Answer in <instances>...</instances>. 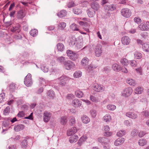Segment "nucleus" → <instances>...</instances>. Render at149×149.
<instances>
[{
  "label": "nucleus",
  "mask_w": 149,
  "mask_h": 149,
  "mask_svg": "<svg viewBox=\"0 0 149 149\" xmlns=\"http://www.w3.org/2000/svg\"><path fill=\"white\" fill-rule=\"evenodd\" d=\"M138 143L139 146H143L146 144L147 141L145 139H141L139 140Z\"/></svg>",
  "instance_id": "obj_37"
},
{
  "label": "nucleus",
  "mask_w": 149,
  "mask_h": 149,
  "mask_svg": "<svg viewBox=\"0 0 149 149\" xmlns=\"http://www.w3.org/2000/svg\"><path fill=\"white\" fill-rule=\"evenodd\" d=\"M25 16V14L22 10L18 11L16 17L18 19H22Z\"/></svg>",
  "instance_id": "obj_21"
},
{
  "label": "nucleus",
  "mask_w": 149,
  "mask_h": 149,
  "mask_svg": "<svg viewBox=\"0 0 149 149\" xmlns=\"http://www.w3.org/2000/svg\"><path fill=\"white\" fill-rule=\"evenodd\" d=\"M143 50L146 52H149V43H145L142 47Z\"/></svg>",
  "instance_id": "obj_42"
},
{
  "label": "nucleus",
  "mask_w": 149,
  "mask_h": 149,
  "mask_svg": "<svg viewBox=\"0 0 149 149\" xmlns=\"http://www.w3.org/2000/svg\"><path fill=\"white\" fill-rule=\"evenodd\" d=\"M126 82L128 84L132 86H134L136 84L135 81L134 79L131 78L127 79Z\"/></svg>",
  "instance_id": "obj_32"
},
{
  "label": "nucleus",
  "mask_w": 149,
  "mask_h": 149,
  "mask_svg": "<svg viewBox=\"0 0 149 149\" xmlns=\"http://www.w3.org/2000/svg\"><path fill=\"white\" fill-rule=\"evenodd\" d=\"M66 14V11L65 10H62L58 13L57 14V15L59 17H62L65 16Z\"/></svg>",
  "instance_id": "obj_34"
},
{
  "label": "nucleus",
  "mask_w": 149,
  "mask_h": 149,
  "mask_svg": "<svg viewBox=\"0 0 149 149\" xmlns=\"http://www.w3.org/2000/svg\"><path fill=\"white\" fill-rule=\"evenodd\" d=\"M10 112V107L9 106L7 107L4 110L3 113L5 115H6Z\"/></svg>",
  "instance_id": "obj_60"
},
{
  "label": "nucleus",
  "mask_w": 149,
  "mask_h": 149,
  "mask_svg": "<svg viewBox=\"0 0 149 149\" xmlns=\"http://www.w3.org/2000/svg\"><path fill=\"white\" fill-rule=\"evenodd\" d=\"M75 95L78 97H81L84 95L83 92L80 91H77L75 92Z\"/></svg>",
  "instance_id": "obj_45"
},
{
  "label": "nucleus",
  "mask_w": 149,
  "mask_h": 149,
  "mask_svg": "<svg viewBox=\"0 0 149 149\" xmlns=\"http://www.w3.org/2000/svg\"><path fill=\"white\" fill-rule=\"evenodd\" d=\"M139 28L141 30L148 31L149 30V21L147 22L146 24H141L139 25Z\"/></svg>",
  "instance_id": "obj_11"
},
{
  "label": "nucleus",
  "mask_w": 149,
  "mask_h": 149,
  "mask_svg": "<svg viewBox=\"0 0 149 149\" xmlns=\"http://www.w3.org/2000/svg\"><path fill=\"white\" fill-rule=\"evenodd\" d=\"M132 92L133 90L131 87L126 88L122 92V95L123 97H127L131 95Z\"/></svg>",
  "instance_id": "obj_4"
},
{
  "label": "nucleus",
  "mask_w": 149,
  "mask_h": 149,
  "mask_svg": "<svg viewBox=\"0 0 149 149\" xmlns=\"http://www.w3.org/2000/svg\"><path fill=\"white\" fill-rule=\"evenodd\" d=\"M90 99L91 100L94 102L96 103L98 102V98L92 95L90 96Z\"/></svg>",
  "instance_id": "obj_52"
},
{
  "label": "nucleus",
  "mask_w": 149,
  "mask_h": 149,
  "mask_svg": "<svg viewBox=\"0 0 149 149\" xmlns=\"http://www.w3.org/2000/svg\"><path fill=\"white\" fill-rule=\"evenodd\" d=\"M81 102L78 99H74L72 100V105L75 108H77L80 107L81 105Z\"/></svg>",
  "instance_id": "obj_10"
},
{
  "label": "nucleus",
  "mask_w": 149,
  "mask_h": 149,
  "mask_svg": "<svg viewBox=\"0 0 149 149\" xmlns=\"http://www.w3.org/2000/svg\"><path fill=\"white\" fill-rule=\"evenodd\" d=\"M47 96L49 98L53 99L55 96V94L52 90H49L47 93Z\"/></svg>",
  "instance_id": "obj_28"
},
{
  "label": "nucleus",
  "mask_w": 149,
  "mask_h": 149,
  "mask_svg": "<svg viewBox=\"0 0 149 149\" xmlns=\"http://www.w3.org/2000/svg\"><path fill=\"white\" fill-rule=\"evenodd\" d=\"M67 118L66 116H62L61 118L60 123L62 125L65 124L67 122Z\"/></svg>",
  "instance_id": "obj_44"
},
{
  "label": "nucleus",
  "mask_w": 149,
  "mask_h": 149,
  "mask_svg": "<svg viewBox=\"0 0 149 149\" xmlns=\"http://www.w3.org/2000/svg\"><path fill=\"white\" fill-rule=\"evenodd\" d=\"M57 49L60 52L63 51L65 49V47L62 43H59L56 45Z\"/></svg>",
  "instance_id": "obj_29"
},
{
  "label": "nucleus",
  "mask_w": 149,
  "mask_h": 149,
  "mask_svg": "<svg viewBox=\"0 0 149 149\" xmlns=\"http://www.w3.org/2000/svg\"><path fill=\"white\" fill-rule=\"evenodd\" d=\"M82 75L81 72L80 71L75 72L73 74L74 77L75 78H78L81 77Z\"/></svg>",
  "instance_id": "obj_53"
},
{
  "label": "nucleus",
  "mask_w": 149,
  "mask_h": 149,
  "mask_svg": "<svg viewBox=\"0 0 149 149\" xmlns=\"http://www.w3.org/2000/svg\"><path fill=\"white\" fill-rule=\"evenodd\" d=\"M39 81L40 82V85H44L45 86H46V82L45 79L44 78L42 77L40 78L39 79Z\"/></svg>",
  "instance_id": "obj_56"
},
{
  "label": "nucleus",
  "mask_w": 149,
  "mask_h": 149,
  "mask_svg": "<svg viewBox=\"0 0 149 149\" xmlns=\"http://www.w3.org/2000/svg\"><path fill=\"white\" fill-rule=\"evenodd\" d=\"M138 134V132L137 130L134 129L133 130L131 133V135L133 137L137 136Z\"/></svg>",
  "instance_id": "obj_50"
},
{
  "label": "nucleus",
  "mask_w": 149,
  "mask_h": 149,
  "mask_svg": "<svg viewBox=\"0 0 149 149\" xmlns=\"http://www.w3.org/2000/svg\"><path fill=\"white\" fill-rule=\"evenodd\" d=\"M58 26L61 29L63 30L65 27L66 24L64 22H61L59 24Z\"/></svg>",
  "instance_id": "obj_58"
},
{
  "label": "nucleus",
  "mask_w": 149,
  "mask_h": 149,
  "mask_svg": "<svg viewBox=\"0 0 149 149\" xmlns=\"http://www.w3.org/2000/svg\"><path fill=\"white\" fill-rule=\"evenodd\" d=\"M112 68L114 70L117 72H119L121 70L120 66L116 63L113 64Z\"/></svg>",
  "instance_id": "obj_30"
},
{
  "label": "nucleus",
  "mask_w": 149,
  "mask_h": 149,
  "mask_svg": "<svg viewBox=\"0 0 149 149\" xmlns=\"http://www.w3.org/2000/svg\"><path fill=\"white\" fill-rule=\"evenodd\" d=\"M31 36L33 37L36 36L38 33V31L37 29H32L29 32Z\"/></svg>",
  "instance_id": "obj_39"
},
{
  "label": "nucleus",
  "mask_w": 149,
  "mask_h": 149,
  "mask_svg": "<svg viewBox=\"0 0 149 149\" xmlns=\"http://www.w3.org/2000/svg\"><path fill=\"white\" fill-rule=\"evenodd\" d=\"M65 60V58L63 56L60 57L57 59V61L58 62L62 63L64 64L65 62L66 61Z\"/></svg>",
  "instance_id": "obj_46"
},
{
  "label": "nucleus",
  "mask_w": 149,
  "mask_h": 149,
  "mask_svg": "<svg viewBox=\"0 0 149 149\" xmlns=\"http://www.w3.org/2000/svg\"><path fill=\"white\" fill-rule=\"evenodd\" d=\"M28 141L27 140L24 139L21 142L20 145L21 147L23 148H25L27 147Z\"/></svg>",
  "instance_id": "obj_36"
},
{
  "label": "nucleus",
  "mask_w": 149,
  "mask_h": 149,
  "mask_svg": "<svg viewBox=\"0 0 149 149\" xmlns=\"http://www.w3.org/2000/svg\"><path fill=\"white\" fill-rule=\"evenodd\" d=\"M67 54L69 58L73 61H75L78 57V54L68 49L67 51Z\"/></svg>",
  "instance_id": "obj_1"
},
{
  "label": "nucleus",
  "mask_w": 149,
  "mask_h": 149,
  "mask_svg": "<svg viewBox=\"0 0 149 149\" xmlns=\"http://www.w3.org/2000/svg\"><path fill=\"white\" fill-rule=\"evenodd\" d=\"M89 60L86 57H84L82 58L81 62V64L84 67L87 66L88 64Z\"/></svg>",
  "instance_id": "obj_23"
},
{
  "label": "nucleus",
  "mask_w": 149,
  "mask_h": 149,
  "mask_svg": "<svg viewBox=\"0 0 149 149\" xmlns=\"http://www.w3.org/2000/svg\"><path fill=\"white\" fill-rule=\"evenodd\" d=\"M77 128L74 127L68 130L67 132V134L68 136H71L72 134H75L77 132Z\"/></svg>",
  "instance_id": "obj_13"
},
{
  "label": "nucleus",
  "mask_w": 149,
  "mask_h": 149,
  "mask_svg": "<svg viewBox=\"0 0 149 149\" xmlns=\"http://www.w3.org/2000/svg\"><path fill=\"white\" fill-rule=\"evenodd\" d=\"M73 11L75 14L77 15H79L82 12L81 10L76 8H74L73 10Z\"/></svg>",
  "instance_id": "obj_57"
},
{
  "label": "nucleus",
  "mask_w": 149,
  "mask_h": 149,
  "mask_svg": "<svg viewBox=\"0 0 149 149\" xmlns=\"http://www.w3.org/2000/svg\"><path fill=\"white\" fill-rule=\"evenodd\" d=\"M103 71L105 73H108L110 71L109 67L108 66L105 67L103 69Z\"/></svg>",
  "instance_id": "obj_64"
},
{
  "label": "nucleus",
  "mask_w": 149,
  "mask_h": 149,
  "mask_svg": "<svg viewBox=\"0 0 149 149\" xmlns=\"http://www.w3.org/2000/svg\"><path fill=\"white\" fill-rule=\"evenodd\" d=\"M103 119L106 122H109L111 120V116L109 114H107L103 117Z\"/></svg>",
  "instance_id": "obj_40"
},
{
  "label": "nucleus",
  "mask_w": 149,
  "mask_h": 149,
  "mask_svg": "<svg viewBox=\"0 0 149 149\" xmlns=\"http://www.w3.org/2000/svg\"><path fill=\"white\" fill-rule=\"evenodd\" d=\"M84 68H85L87 72L88 73H89L91 71H92L94 68V67L91 65H88L87 66L84 67Z\"/></svg>",
  "instance_id": "obj_41"
},
{
  "label": "nucleus",
  "mask_w": 149,
  "mask_h": 149,
  "mask_svg": "<svg viewBox=\"0 0 149 149\" xmlns=\"http://www.w3.org/2000/svg\"><path fill=\"white\" fill-rule=\"evenodd\" d=\"M65 69L68 70L74 69L75 67L74 63L70 61H65L64 63Z\"/></svg>",
  "instance_id": "obj_7"
},
{
  "label": "nucleus",
  "mask_w": 149,
  "mask_h": 149,
  "mask_svg": "<svg viewBox=\"0 0 149 149\" xmlns=\"http://www.w3.org/2000/svg\"><path fill=\"white\" fill-rule=\"evenodd\" d=\"M21 26L19 24L13 27L10 29V31L13 32H17L19 33L21 31Z\"/></svg>",
  "instance_id": "obj_12"
},
{
  "label": "nucleus",
  "mask_w": 149,
  "mask_h": 149,
  "mask_svg": "<svg viewBox=\"0 0 149 149\" xmlns=\"http://www.w3.org/2000/svg\"><path fill=\"white\" fill-rule=\"evenodd\" d=\"M125 139L123 138H119L117 139L114 142V144L116 146H118L124 143Z\"/></svg>",
  "instance_id": "obj_20"
},
{
  "label": "nucleus",
  "mask_w": 149,
  "mask_h": 149,
  "mask_svg": "<svg viewBox=\"0 0 149 149\" xmlns=\"http://www.w3.org/2000/svg\"><path fill=\"white\" fill-rule=\"evenodd\" d=\"M76 123V120L74 117H72L71 118L70 120V124L71 125H74Z\"/></svg>",
  "instance_id": "obj_54"
},
{
  "label": "nucleus",
  "mask_w": 149,
  "mask_h": 149,
  "mask_svg": "<svg viewBox=\"0 0 149 149\" xmlns=\"http://www.w3.org/2000/svg\"><path fill=\"white\" fill-rule=\"evenodd\" d=\"M134 20L135 22L138 24L140 23L141 22V19L139 17H135Z\"/></svg>",
  "instance_id": "obj_62"
},
{
  "label": "nucleus",
  "mask_w": 149,
  "mask_h": 149,
  "mask_svg": "<svg viewBox=\"0 0 149 149\" xmlns=\"http://www.w3.org/2000/svg\"><path fill=\"white\" fill-rule=\"evenodd\" d=\"M8 88L10 92H14L16 88L15 84L13 83H11L9 86Z\"/></svg>",
  "instance_id": "obj_35"
},
{
  "label": "nucleus",
  "mask_w": 149,
  "mask_h": 149,
  "mask_svg": "<svg viewBox=\"0 0 149 149\" xmlns=\"http://www.w3.org/2000/svg\"><path fill=\"white\" fill-rule=\"evenodd\" d=\"M98 141L101 143L102 145H107L109 141L108 139L105 137H99L97 139Z\"/></svg>",
  "instance_id": "obj_15"
},
{
  "label": "nucleus",
  "mask_w": 149,
  "mask_h": 149,
  "mask_svg": "<svg viewBox=\"0 0 149 149\" xmlns=\"http://www.w3.org/2000/svg\"><path fill=\"white\" fill-rule=\"evenodd\" d=\"M79 138L78 136L77 135H74L71 136L69 139V142L71 143H75L77 141Z\"/></svg>",
  "instance_id": "obj_19"
},
{
  "label": "nucleus",
  "mask_w": 149,
  "mask_h": 149,
  "mask_svg": "<svg viewBox=\"0 0 149 149\" xmlns=\"http://www.w3.org/2000/svg\"><path fill=\"white\" fill-rule=\"evenodd\" d=\"M87 12L88 15L89 17H92L95 14V12L90 9L87 10Z\"/></svg>",
  "instance_id": "obj_33"
},
{
  "label": "nucleus",
  "mask_w": 149,
  "mask_h": 149,
  "mask_svg": "<svg viewBox=\"0 0 149 149\" xmlns=\"http://www.w3.org/2000/svg\"><path fill=\"white\" fill-rule=\"evenodd\" d=\"M143 91V87L138 86L134 90V92L135 94H140L142 93Z\"/></svg>",
  "instance_id": "obj_25"
},
{
  "label": "nucleus",
  "mask_w": 149,
  "mask_h": 149,
  "mask_svg": "<svg viewBox=\"0 0 149 149\" xmlns=\"http://www.w3.org/2000/svg\"><path fill=\"white\" fill-rule=\"evenodd\" d=\"M87 139V137L85 136H82L79 139L77 143V144L79 146H81L84 141Z\"/></svg>",
  "instance_id": "obj_31"
},
{
  "label": "nucleus",
  "mask_w": 149,
  "mask_h": 149,
  "mask_svg": "<svg viewBox=\"0 0 149 149\" xmlns=\"http://www.w3.org/2000/svg\"><path fill=\"white\" fill-rule=\"evenodd\" d=\"M116 106L113 104H109L107 106V109L113 111L116 109Z\"/></svg>",
  "instance_id": "obj_48"
},
{
  "label": "nucleus",
  "mask_w": 149,
  "mask_h": 149,
  "mask_svg": "<svg viewBox=\"0 0 149 149\" xmlns=\"http://www.w3.org/2000/svg\"><path fill=\"white\" fill-rule=\"evenodd\" d=\"M120 62L124 66H127L129 64L128 60L125 58H123L121 59Z\"/></svg>",
  "instance_id": "obj_38"
},
{
  "label": "nucleus",
  "mask_w": 149,
  "mask_h": 149,
  "mask_svg": "<svg viewBox=\"0 0 149 149\" xmlns=\"http://www.w3.org/2000/svg\"><path fill=\"white\" fill-rule=\"evenodd\" d=\"M91 8L94 10V11L98 10L100 7L99 4L96 2H92L91 4Z\"/></svg>",
  "instance_id": "obj_17"
},
{
  "label": "nucleus",
  "mask_w": 149,
  "mask_h": 149,
  "mask_svg": "<svg viewBox=\"0 0 149 149\" xmlns=\"http://www.w3.org/2000/svg\"><path fill=\"white\" fill-rule=\"evenodd\" d=\"M24 84L28 87L31 86L32 84L31 75L30 73H28L25 77L24 81Z\"/></svg>",
  "instance_id": "obj_5"
},
{
  "label": "nucleus",
  "mask_w": 149,
  "mask_h": 149,
  "mask_svg": "<svg viewBox=\"0 0 149 149\" xmlns=\"http://www.w3.org/2000/svg\"><path fill=\"white\" fill-rule=\"evenodd\" d=\"M142 115L146 118H149V112L147 111H144L141 113Z\"/></svg>",
  "instance_id": "obj_59"
},
{
  "label": "nucleus",
  "mask_w": 149,
  "mask_h": 149,
  "mask_svg": "<svg viewBox=\"0 0 149 149\" xmlns=\"http://www.w3.org/2000/svg\"><path fill=\"white\" fill-rule=\"evenodd\" d=\"M136 72L140 75L143 74V70L141 67H139L135 69Z\"/></svg>",
  "instance_id": "obj_51"
},
{
  "label": "nucleus",
  "mask_w": 149,
  "mask_h": 149,
  "mask_svg": "<svg viewBox=\"0 0 149 149\" xmlns=\"http://www.w3.org/2000/svg\"><path fill=\"white\" fill-rule=\"evenodd\" d=\"M125 134V130H120L117 133V135L119 137H121L124 136Z\"/></svg>",
  "instance_id": "obj_49"
},
{
  "label": "nucleus",
  "mask_w": 149,
  "mask_h": 149,
  "mask_svg": "<svg viewBox=\"0 0 149 149\" xmlns=\"http://www.w3.org/2000/svg\"><path fill=\"white\" fill-rule=\"evenodd\" d=\"M126 115L127 116L133 119H135L137 117V114L134 112H127L126 113Z\"/></svg>",
  "instance_id": "obj_16"
},
{
  "label": "nucleus",
  "mask_w": 149,
  "mask_h": 149,
  "mask_svg": "<svg viewBox=\"0 0 149 149\" xmlns=\"http://www.w3.org/2000/svg\"><path fill=\"white\" fill-rule=\"evenodd\" d=\"M102 46L100 44H97L95 49V55L96 56L100 57L102 53Z\"/></svg>",
  "instance_id": "obj_8"
},
{
  "label": "nucleus",
  "mask_w": 149,
  "mask_h": 149,
  "mask_svg": "<svg viewBox=\"0 0 149 149\" xmlns=\"http://www.w3.org/2000/svg\"><path fill=\"white\" fill-rule=\"evenodd\" d=\"M24 126L22 124H19L15 126L14 130L15 131L18 132L24 128Z\"/></svg>",
  "instance_id": "obj_27"
},
{
  "label": "nucleus",
  "mask_w": 149,
  "mask_h": 149,
  "mask_svg": "<svg viewBox=\"0 0 149 149\" xmlns=\"http://www.w3.org/2000/svg\"><path fill=\"white\" fill-rule=\"evenodd\" d=\"M5 94L2 93L0 94V103H2L3 101V100L5 98Z\"/></svg>",
  "instance_id": "obj_61"
},
{
  "label": "nucleus",
  "mask_w": 149,
  "mask_h": 149,
  "mask_svg": "<svg viewBox=\"0 0 149 149\" xmlns=\"http://www.w3.org/2000/svg\"><path fill=\"white\" fill-rule=\"evenodd\" d=\"M81 120L83 123L87 124L90 121L89 117L86 115H83L81 117Z\"/></svg>",
  "instance_id": "obj_24"
},
{
  "label": "nucleus",
  "mask_w": 149,
  "mask_h": 149,
  "mask_svg": "<svg viewBox=\"0 0 149 149\" xmlns=\"http://www.w3.org/2000/svg\"><path fill=\"white\" fill-rule=\"evenodd\" d=\"M104 8L106 10L113 11L116 9V6L115 4L106 5L105 6Z\"/></svg>",
  "instance_id": "obj_18"
},
{
  "label": "nucleus",
  "mask_w": 149,
  "mask_h": 149,
  "mask_svg": "<svg viewBox=\"0 0 149 149\" xmlns=\"http://www.w3.org/2000/svg\"><path fill=\"white\" fill-rule=\"evenodd\" d=\"M79 26L74 23L72 24L70 26V29L74 31H79Z\"/></svg>",
  "instance_id": "obj_26"
},
{
  "label": "nucleus",
  "mask_w": 149,
  "mask_h": 149,
  "mask_svg": "<svg viewBox=\"0 0 149 149\" xmlns=\"http://www.w3.org/2000/svg\"><path fill=\"white\" fill-rule=\"evenodd\" d=\"M90 113L93 118H95L97 115L96 111L95 109H92L90 110Z\"/></svg>",
  "instance_id": "obj_47"
},
{
  "label": "nucleus",
  "mask_w": 149,
  "mask_h": 149,
  "mask_svg": "<svg viewBox=\"0 0 149 149\" xmlns=\"http://www.w3.org/2000/svg\"><path fill=\"white\" fill-rule=\"evenodd\" d=\"M67 6L68 8H70L74 6L75 4L73 1H70L68 3Z\"/></svg>",
  "instance_id": "obj_63"
},
{
  "label": "nucleus",
  "mask_w": 149,
  "mask_h": 149,
  "mask_svg": "<svg viewBox=\"0 0 149 149\" xmlns=\"http://www.w3.org/2000/svg\"><path fill=\"white\" fill-rule=\"evenodd\" d=\"M121 15L125 18L130 17L131 15V10L127 8H123L120 11Z\"/></svg>",
  "instance_id": "obj_3"
},
{
  "label": "nucleus",
  "mask_w": 149,
  "mask_h": 149,
  "mask_svg": "<svg viewBox=\"0 0 149 149\" xmlns=\"http://www.w3.org/2000/svg\"><path fill=\"white\" fill-rule=\"evenodd\" d=\"M51 113L48 111H45L43 113V120L45 122H47L50 119Z\"/></svg>",
  "instance_id": "obj_9"
},
{
  "label": "nucleus",
  "mask_w": 149,
  "mask_h": 149,
  "mask_svg": "<svg viewBox=\"0 0 149 149\" xmlns=\"http://www.w3.org/2000/svg\"><path fill=\"white\" fill-rule=\"evenodd\" d=\"M103 86L99 84H97L94 87V90L96 92H100L103 90Z\"/></svg>",
  "instance_id": "obj_22"
},
{
  "label": "nucleus",
  "mask_w": 149,
  "mask_h": 149,
  "mask_svg": "<svg viewBox=\"0 0 149 149\" xmlns=\"http://www.w3.org/2000/svg\"><path fill=\"white\" fill-rule=\"evenodd\" d=\"M134 58L136 59H140L142 57L141 54L140 52H135V53H134Z\"/></svg>",
  "instance_id": "obj_43"
},
{
  "label": "nucleus",
  "mask_w": 149,
  "mask_h": 149,
  "mask_svg": "<svg viewBox=\"0 0 149 149\" xmlns=\"http://www.w3.org/2000/svg\"><path fill=\"white\" fill-rule=\"evenodd\" d=\"M41 68L44 72H47L49 70V68L47 67L44 64L41 65Z\"/></svg>",
  "instance_id": "obj_55"
},
{
  "label": "nucleus",
  "mask_w": 149,
  "mask_h": 149,
  "mask_svg": "<svg viewBox=\"0 0 149 149\" xmlns=\"http://www.w3.org/2000/svg\"><path fill=\"white\" fill-rule=\"evenodd\" d=\"M130 39L127 36L123 37L121 39L122 43L124 45H128L130 43Z\"/></svg>",
  "instance_id": "obj_14"
},
{
  "label": "nucleus",
  "mask_w": 149,
  "mask_h": 149,
  "mask_svg": "<svg viewBox=\"0 0 149 149\" xmlns=\"http://www.w3.org/2000/svg\"><path fill=\"white\" fill-rule=\"evenodd\" d=\"M71 79L65 75H63L58 79L59 81V84L61 86H65L66 82L68 81Z\"/></svg>",
  "instance_id": "obj_2"
},
{
  "label": "nucleus",
  "mask_w": 149,
  "mask_h": 149,
  "mask_svg": "<svg viewBox=\"0 0 149 149\" xmlns=\"http://www.w3.org/2000/svg\"><path fill=\"white\" fill-rule=\"evenodd\" d=\"M77 40L75 37L73 36L70 38L69 42V45L70 47H72L74 46H76L78 49H80L81 48V47H80L79 44H77Z\"/></svg>",
  "instance_id": "obj_6"
}]
</instances>
